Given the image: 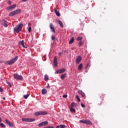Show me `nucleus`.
<instances>
[{
	"label": "nucleus",
	"mask_w": 128,
	"mask_h": 128,
	"mask_svg": "<svg viewBox=\"0 0 128 128\" xmlns=\"http://www.w3.org/2000/svg\"><path fill=\"white\" fill-rule=\"evenodd\" d=\"M23 26L24 24H19L14 28V32H16L17 34H18V32L22 30Z\"/></svg>",
	"instance_id": "f257e3e1"
},
{
	"label": "nucleus",
	"mask_w": 128,
	"mask_h": 128,
	"mask_svg": "<svg viewBox=\"0 0 128 128\" xmlns=\"http://www.w3.org/2000/svg\"><path fill=\"white\" fill-rule=\"evenodd\" d=\"M48 112L45 111H39L34 113V116H46Z\"/></svg>",
	"instance_id": "f03ea898"
},
{
	"label": "nucleus",
	"mask_w": 128,
	"mask_h": 128,
	"mask_svg": "<svg viewBox=\"0 0 128 128\" xmlns=\"http://www.w3.org/2000/svg\"><path fill=\"white\" fill-rule=\"evenodd\" d=\"M16 60H18V56H16L14 58L12 59L11 60L7 61L5 62V64H8L10 65L14 64L16 62Z\"/></svg>",
	"instance_id": "7ed1b4c3"
},
{
	"label": "nucleus",
	"mask_w": 128,
	"mask_h": 128,
	"mask_svg": "<svg viewBox=\"0 0 128 128\" xmlns=\"http://www.w3.org/2000/svg\"><path fill=\"white\" fill-rule=\"evenodd\" d=\"M22 122H34L36 119L34 118H22Z\"/></svg>",
	"instance_id": "20e7f679"
},
{
	"label": "nucleus",
	"mask_w": 128,
	"mask_h": 128,
	"mask_svg": "<svg viewBox=\"0 0 128 128\" xmlns=\"http://www.w3.org/2000/svg\"><path fill=\"white\" fill-rule=\"evenodd\" d=\"M14 78L16 80H22V76L18 74H14Z\"/></svg>",
	"instance_id": "39448f33"
},
{
	"label": "nucleus",
	"mask_w": 128,
	"mask_h": 128,
	"mask_svg": "<svg viewBox=\"0 0 128 128\" xmlns=\"http://www.w3.org/2000/svg\"><path fill=\"white\" fill-rule=\"evenodd\" d=\"M48 121L43 122L38 124V126L40 128L41 126H48Z\"/></svg>",
	"instance_id": "423d86ee"
},
{
	"label": "nucleus",
	"mask_w": 128,
	"mask_h": 128,
	"mask_svg": "<svg viewBox=\"0 0 128 128\" xmlns=\"http://www.w3.org/2000/svg\"><path fill=\"white\" fill-rule=\"evenodd\" d=\"M0 22L2 26H4L5 28H8V22H6V20H2Z\"/></svg>",
	"instance_id": "0eeeda50"
},
{
	"label": "nucleus",
	"mask_w": 128,
	"mask_h": 128,
	"mask_svg": "<svg viewBox=\"0 0 128 128\" xmlns=\"http://www.w3.org/2000/svg\"><path fill=\"white\" fill-rule=\"evenodd\" d=\"M16 8V4H14L12 6L8 7L7 8V10H14V8Z\"/></svg>",
	"instance_id": "6e6552de"
},
{
	"label": "nucleus",
	"mask_w": 128,
	"mask_h": 128,
	"mask_svg": "<svg viewBox=\"0 0 128 128\" xmlns=\"http://www.w3.org/2000/svg\"><path fill=\"white\" fill-rule=\"evenodd\" d=\"M80 62H82V56H78L76 59V64H80Z\"/></svg>",
	"instance_id": "1a4fd4ad"
},
{
	"label": "nucleus",
	"mask_w": 128,
	"mask_h": 128,
	"mask_svg": "<svg viewBox=\"0 0 128 128\" xmlns=\"http://www.w3.org/2000/svg\"><path fill=\"white\" fill-rule=\"evenodd\" d=\"M66 72V69L65 68H62V69H60L59 70H58L56 71V72L58 74H62V72Z\"/></svg>",
	"instance_id": "9d476101"
},
{
	"label": "nucleus",
	"mask_w": 128,
	"mask_h": 128,
	"mask_svg": "<svg viewBox=\"0 0 128 128\" xmlns=\"http://www.w3.org/2000/svg\"><path fill=\"white\" fill-rule=\"evenodd\" d=\"M78 94H81L82 98H84V96H86V94H84V92L82 90H78Z\"/></svg>",
	"instance_id": "9b49d317"
},
{
	"label": "nucleus",
	"mask_w": 128,
	"mask_h": 128,
	"mask_svg": "<svg viewBox=\"0 0 128 128\" xmlns=\"http://www.w3.org/2000/svg\"><path fill=\"white\" fill-rule=\"evenodd\" d=\"M50 30H52V32H56V30H54V24H52L51 23L50 24Z\"/></svg>",
	"instance_id": "f8f14e48"
},
{
	"label": "nucleus",
	"mask_w": 128,
	"mask_h": 128,
	"mask_svg": "<svg viewBox=\"0 0 128 128\" xmlns=\"http://www.w3.org/2000/svg\"><path fill=\"white\" fill-rule=\"evenodd\" d=\"M86 124H89L90 126L92 125V122H91L90 120H85V123Z\"/></svg>",
	"instance_id": "ddd939ff"
},
{
	"label": "nucleus",
	"mask_w": 128,
	"mask_h": 128,
	"mask_svg": "<svg viewBox=\"0 0 128 128\" xmlns=\"http://www.w3.org/2000/svg\"><path fill=\"white\" fill-rule=\"evenodd\" d=\"M54 64L55 66H58V59L56 56L54 57Z\"/></svg>",
	"instance_id": "4468645a"
},
{
	"label": "nucleus",
	"mask_w": 128,
	"mask_h": 128,
	"mask_svg": "<svg viewBox=\"0 0 128 128\" xmlns=\"http://www.w3.org/2000/svg\"><path fill=\"white\" fill-rule=\"evenodd\" d=\"M6 122L7 124H8L9 126H14V124L8 121V120H6Z\"/></svg>",
	"instance_id": "2eb2a0df"
},
{
	"label": "nucleus",
	"mask_w": 128,
	"mask_h": 128,
	"mask_svg": "<svg viewBox=\"0 0 128 128\" xmlns=\"http://www.w3.org/2000/svg\"><path fill=\"white\" fill-rule=\"evenodd\" d=\"M19 44H22V46H23L24 48H26V46H24V40L19 42Z\"/></svg>",
	"instance_id": "dca6fc26"
},
{
	"label": "nucleus",
	"mask_w": 128,
	"mask_h": 128,
	"mask_svg": "<svg viewBox=\"0 0 128 128\" xmlns=\"http://www.w3.org/2000/svg\"><path fill=\"white\" fill-rule=\"evenodd\" d=\"M16 14H20L22 12V10L18 9L17 10H14Z\"/></svg>",
	"instance_id": "f3484780"
},
{
	"label": "nucleus",
	"mask_w": 128,
	"mask_h": 128,
	"mask_svg": "<svg viewBox=\"0 0 128 128\" xmlns=\"http://www.w3.org/2000/svg\"><path fill=\"white\" fill-rule=\"evenodd\" d=\"M16 12H15L14 10L10 12V13H9V16H16Z\"/></svg>",
	"instance_id": "a211bd4d"
},
{
	"label": "nucleus",
	"mask_w": 128,
	"mask_h": 128,
	"mask_svg": "<svg viewBox=\"0 0 128 128\" xmlns=\"http://www.w3.org/2000/svg\"><path fill=\"white\" fill-rule=\"evenodd\" d=\"M54 12L56 13V16H60V14L58 12V10H56V8L54 9Z\"/></svg>",
	"instance_id": "6ab92c4d"
},
{
	"label": "nucleus",
	"mask_w": 128,
	"mask_h": 128,
	"mask_svg": "<svg viewBox=\"0 0 128 128\" xmlns=\"http://www.w3.org/2000/svg\"><path fill=\"white\" fill-rule=\"evenodd\" d=\"M57 21L58 22L60 26H61V28H64V24H62V22L60 20H58Z\"/></svg>",
	"instance_id": "aec40b11"
},
{
	"label": "nucleus",
	"mask_w": 128,
	"mask_h": 128,
	"mask_svg": "<svg viewBox=\"0 0 128 128\" xmlns=\"http://www.w3.org/2000/svg\"><path fill=\"white\" fill-rule=\"evenodd\" d=\"M56 128H66V125L60 124V126H56Z\"/></svg>",
	"instance_id": "412c9836"
},
{
	"label": "nucleus",
	"mask_w": 128,
	"mask_h": 128,
	"mask_svg": "<svg viewBox=\"0 0 128 128\" xmlns=\"http://www.w3.org/2000/svg\"><path fill=\"white\" fill-rule=\"evenodd\" d=\"M66 76V74H64L61 75L60 78L64 80Z\"/></svg>",
	"instance_id": "4be33fe9"
},
{
	"label": "nucleus",
	"mask_w": 128,
	"mask_h": 128,
	"mask_svg": "<svg viewBox=\"0 0 128 128\" xmlns=\"http://www.w3.org/2000/svg\"><path fill=\"white\" fill-rule=\"evenodd\" d=\"M47 92L46 90V89H42V94H46Z\"/></svg>",
	"instance_id": "5701e85b"
},
{
	"label": "nucleus",
	"mask_w": 128,
	"mask_h": 128,
	"mask_svg": "<svg viewBox=\"0 0 128 128\" xmlns=\"http://www.w3.org/2000/svg\"><path fill=\"white\" fill-rule=\"evenodd\" d=\"M82 64H80V65L78 66V70H82Z\"/></svg>",
	"instance_id": "b1692460"
},
{
	"label": "nucleus",
	"mask_w": 128,
	"mask_h": 128,
	"mask_svg": "<svg viewBox=\"0 0 128 128\" xmlns=\"http://www.w3.org/2000/svg\"><path fill=\"white\" fill-rule=\"evenodd\" d=\"M74 42V38H72V39L69 42V44H72Z\"/></svg>",
	"instance_id": "393cba45"
},
{
	"label": "nucleus",
	"mask_w": 128,
	"mask_h": 128,
	"mask_svg": "<svg viewBox=\"0 0 128 128\" xmlns=\"http://www.w3.org/2000/svg\"><path fill=\"white\" fill-rule=\"evenodd\" d=\"M76 104L72 102L71 103V108H76Z\"/></svg>",
	"instance_id": "a878e982"
},
{
	"label": "nucleus",
	"mask_w": 128,
	"mask_h": 128,
	"mask_svg": "<svg viewBox=\"0 0 128 128\" xmlns=\"http://www.w3.org/2000/svg\"><path fill=\"white\" fill-rule=\"evenodd\" d=\"M44 80H46V82H48V75H45Z\"/></svg>",
	"instance_id": "bb28decb"
},
{
	"label": "nucleus",
	"mask_w": 128,
	"mask_h": 128,
	"mask_svg": "<svg viewBox=\"0 0 128 128\" xmlns=\"http://www.w3.org/2000/svg\"><path fill=\"white\" fill-rule=\"evenodd\" d=\"M28 96H30V94H27L26 95L24 96V98H25V100H26L28 98Z\"/></svg>",
	"instance_id": "cd10ccee"
},
{
	"label": "nucleus",
	"mask_w": 128,
	"mask_h": 128,
	"mask_svg": "<svg viewBox=\"0 0 128 128\" xmlns=\"http://www.w3.org/2000/svg\"><path fill=\"white\" fill-rule=\"evenodd\" d=\"M70 110L72 112H76V110L72 107L70 108Z\"/></svg>",
	"instance_id": "c85d7f7f"
},
{
	"label": "nucleus",
	"mask_w": 128,
	"mask_h": 128,
	"mask_svg": "<svg viewBox=\"0 0 128 128\" xmlns=\"http://www.w3.org/2000/svg\"><path fill=\"white\" fill-rule=\"evenodd\" d=\"M0 126H1V128H6V125H4V124L3 123H0Z\"/></svg>",
	"instance_id": "c756f323"
},
{
	"label": "nucleus",
	"mask_w": 128,
	"mask_h": 128,
	"mask_svg": "<svg viewBox=\"0 0 128 128\" xmlns=\"http://www.w3.org/2000/svg\"><path fill=\"white\" fill-rule=\"evenodd\" d=\"M77 40H82V37H78Z\"/></svg>",
	"instance_id": "7c9ffc66"
},
{
	"label": "nucleus",
	"mask_w": 128,
	"mask_h": 128,
	"mask_svg": "<svg viewBox=\"0 0 128 128\" xmlns=\"http://www.w3.org/2000/svg\"><path fill=\"white\" fill-rule=\"evenodd\" d=\"M6 84H8V86H9L11 87L12 86V84H10V82L8 81H6Z\"/></svg>",
	"instance_id": "2f4dec72"
},
{
	"label": "nucleus",
	"mask_w": 128,
	"mask_h": 128,
	"mask_svg": "<svg viewBox=\"0 0 128 128\" xmlns=\"http://www.w3.org/2000/svg\"><path fill=\"white\" fill-rule=\"evenodd\" d=\"M76 98H77L78 102H80V97L78 96H76Z\"/></svg>",
	"instance_id": "473e14b6"
},
{
	"label": "nucleus",
	"mask_w": 128,
	"mask_h": 128,
	"mask_svg": "<svg viewBox=\"0 0 128 128\" xmlns=\"http://www.w3.org/2000/svg\"><path fill=\"white\" fill-rule=\"evenodd\" d=\"M79 122L82 124H85V120H80Z\"/></svg>",
	"instance_id": "72a5a7b5"
},
{
	"label": "nucleus",
	"mask_w": 128,
	"mask_h": 128,
	"mask_svg": "<svg viewBox=\"0 0 128 128\" xmlns=\"http://www.w3.org/2000/svg\"><path fill=\"white\" fill-rule=\"evenodd\" d=\"M28 31L29 32H32V27H29V28H28Z\"/></svg>",
	"instance_id": "f704fd0d"
},
{
	"label": "nucleus",
	"mask_w": 128,
	"mask_h": 128,
	"mask_svg": "<svg viewBox=\"0 0 128 128\" xmlns=\"http://www.w3.org/2000/svg\"><path fill=\"white\" fill-rule=\"evenodd\" d=\"M79 46H82V42H80L78 44Z\"/></svg>",
	"instance_id": "c9c22d12"
},
{
	"label": "nucleus",
	"mask_w": 128,
	"mask_h": 128,
	"mask_svg": "<svg viewBox=\"0 0 128 128\" xmlns=\"http://www.w3.org/2000/svg\"><path fill=\"white\" fill-rule=\"evenodd\" d=\"M4 92V90H2V88L0 87V92Z\"/></svg>",
	"instance_id": "e433bc0d"
},
{
	"label": "nucleus",
	"mask_w": 128,
	"mask_h": 128,
	"mask_svg": "<svg viewBox=\"0 0 128 128\" xmlns=\"http://www.w3.org/2000/svg\"><path fill=\"white\" fill-rule=\"evenodd\" d=\"M44 128H54V126H48L45 127Z\"/></svg>",
	"instance_id": "4c0bfd02"
},
{
	"label": "nucleus",
	"mask_w": 128,
	"mask_h": 128,
	"mask_svg": "<svg viewBox=\"0 0 128 128\" xmlns=\"http://www.w3.org/2000/svg\"><path fill=\"white\" fill-rule=\"evenodd\" d=\"M54 38H55L54 36V35H52V40H54Z\"/></svg>",
	"instance_id": "58836bf2"
},
{
	"label": "nucleus",
	"mask_w": 128,
	"mask_h": 128,
	"mask_svg": "<svg viewBox=\"0 0 128 128\" xmlns=\"http://www.w3.org/2000/svg\"><path fill=\"white\" fill-rule=\"evenodd\" d=\"M62 98H68V95L64 94V95H63Z\"/></svg>",
	"instance_id": "ea45409f"
},
{
	"label": "nucleus",
	"mask_w": 128,
	"mask_h": 128,
	"mask_svg": "<svg viewBox=\"0 0 128 128\" xmlns=\"http://www.w3.org/2000/svg\"><path fill=\"white\" fill-rule=\"evenodd\" d=\"M81 106L82 108H85L84 104H81Z\"/></svg>",
	"instance_id": "a19ab883"
},
{
	"label": "nucleus",
	"mask_w": 128,
	"mask_h": 128,
	"mask_svg": "<svg viewBox=\"0 0 128 128\" xmlns=\"http://www.w3.org/2000/svg\"><path fill=\"white\" fill-rule=\"evenodd\" d=\"M62 52H60L58 54V56H62Z\"/></svg>",
	"instance_id": "79ce46f5"
},
{
	"label": "nucleus",
	"mask_w": 128,
	"mask_h": 128,
	"mask_svg": "<svg viewBox=\"0 0 128 128\" xmlns=\"http://www.w3.org/2000/svg\"><path fill=\"white\" fill-rule=\"evenodd\" d=\"M68 52V50H65L64 52L65 54H66Z\"/></svg>",
	"instance_id": "37998d69"
},
{
	"label": "nucleus",
	"mask_w": 128,
	"mask_h": 128,
	"mask_svg": "<svg viewBox=\"0 0 128 128\" xmlns=\"http://www.w3.org/2000/svg\"><path fill=\"white\" fill-rule=\"evenodd\" d=\"M8 4H12V2L9 1V2H8Z\"/></svg>",
	"instance_id": "c03bdc74"
},
{
	"label": "nucleus",
	"mask_w": 128,
	"mask_h": 128,
	"mask_svg": "<svg viewBox=\"0 0 128 128\" xmlns=\"http://www.w3.org/2000/svg\"><path fill=\"white\" fill-rule=\"evenodd\" d=\"M46 88H50V84H48V86Z\"/></svg>",
	"instance_id": "a18cd8bd"
},
{
	"label": "nucleus",
	"mask_w": 128,
	"mask_h": 128,
	"mask_svg": "<svg viewBox=\"0 0 128 128\" xmlns=\"http://www.w3.org/2000/svg\"><path fill=\"white\" fill-rule=\"evenodd\" d=\"M26 0H22V2H26Z\"/></svg>",
	"instance_id": "49530a36"
},
{
	"label": "nucleus",
	"mask_w": 128,
	"mask_h": 128,
	"mask_svg": "<svg viewBox=\"0 0 128 128\" xmlns=\"http://www.w3.org/2000/svg\"><path fill=\"white\" fill-rule=\"evenodd\" d=\"M0 122H2V118L0 117Z\"/></svg>",
	"instance_id": "de8ad7c7"
},
{
	"label": "nucleus",
	"mask_w": 128,
	"mask_h": 128,
	"mask_svg": "<svg viewBox=\"0 0 128 128\" xmlns=\"http://www.w3.org/2000/svg\"><path fill=\"white\" fill-rule=\"evenodd\" d=\"M30 26V23H29V24H28V26Z\"/></svg>",
	"instance_id": "09e8293b"
},
{
	"label": "nucleus",
	"mask_w": 128,
	"mask_h": 128,
	"mask_svg": "<svg viewBox=\"0 0 128 128\" xmlns=\"http://www.w3.org/2000/svg\"><path fill=\"white\" fill-rule=\"evenodd\" d=\"M3 100H6V98L4 97V98H3Z\"/></svg>",
	"instance_id": "8fccbe9b"
}]
</instances>
